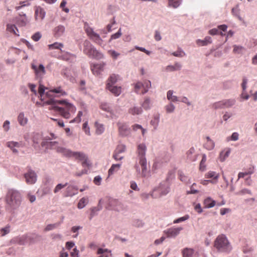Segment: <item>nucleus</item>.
Returning a JSON list of instances; mask_svg holds the SVG:
<instances>
[{
    "mask_svg": "<svg viewBox=\"0 0 257 257\" xmlns=\"http://www.w3.org/2000/svg\"><path fill=\"white\" fill-rule=\"evenodd\" d=\"M47 102L51 104L49 107V110H54L66 119L70 118L71 115L76 110V107L66 100H57L50 99Z\"/></svg>",
    "mask_w": 257,
    "mask_h": 257,
    "instance_id": "obj_1",
    "label": "nucleus"
},
{
    "mask_svg": "<svg viewBox=\"0 0 257 257\" xmlns=\"http://www.w3.org/2000/svg\"><path fill=\"white\" fill-rule=\"evenodd\" d=\"M38 93L40 95V99L43 101L44 104L49 105H51V104L47 102L49 99H55L54 96V93L57 94L58 96H66L67 94L66 92L61 87L54 88L45 93V87L41 84L39 85Z\"/></svg>",
    "mask_w": 257,
    "mask_h": 257,
    "instance_id": "obj_2",
    "label": "nucleus"
},
{
    "mask_svg": "<svg viewBox=\"0 0 257 257\" xmlns=\"http://www.w3.org/2000/svg\"><path fill=\"white\" fill-rule=\"evenodd\" d=\"M22 197L20 193L16 190L10 189L8 191L6 197L7 204L13 209L18 208L21 203Z\"/></svg>",
    "mask_w": 257,
    "mask_h": 257,
    "instance_id": "obj_3",
    "label": "nucleus"
},
{
    "mask_svg": "<svg viewBox=\"0 0 257 257\" xmlns=\"http://www.w3.org/2000/svg\"><path fill=\"white\" fill-rule=\"evenodd\" d=\"M214 246L220 252H229L232 249L228 240L224 234L217 237L214 241Z\"/></svg>",
    "mask_w": 257,
    "mask_h": 257,
    "instance_id": "obj_4",
    "label": "nucleus"
},
{
    "mask_svg": "<svg viewBox=\"0 0 257 257\" xmlns=\"http://www.w3.org/2000/svg\"><path fill=\"white\" fill-rule=\"evenodd\" d=\"M146 146L145 144H141L138 146L137 152L140 157L139 164L142 167V174L145 176L147 171V160L145 158Z\"/></svg>",
    "mask_w": 257,
    "mask_h": 257,
    "instance_id": "obj_5",
    "label": "nucleus"
},
{
    "mask_svg": "<svg viewBox=\"0 0 257 257\" xmlns=\"http://www.w3.org/2000/svg\"><path fill=\"white\" fill-rule=\"evenodd\" d=\"M83 52L89 57L97 59H100L103 57V54L98 52L88 41L84 42Z\"/></svg>",
    "mask_w": 257,
    "mask_h": 257,
    "instance_id": "obj_6",
    "label": "nucleus"
},
{
    "mask_svg": "<svg viewBox=\"0 0 257 257\" xmlns=\"http://www.w3.org/2000/svg\"><path fill=\"white\" fill-rule=\"evenodd\" d=\"M170 191V188L167 182L161 183L158 187L155 188L152 193L153 198H157L163 195L167 194Z\"/></svg>",
    "mask_w": 257,
    "mask_h": 257,
    "instance_id": "obj_7",
    "label": "nucleus"
},
{
    "mask_svg": "<svg viewBox=\"0 0 257 257\" xmlns=\"http://www.w3.org/2000/svg\"><path fill=\"white\" fill-rule=\"evenodd\" d=\"M31 68L34 70L35 77L37 79H42L46 74L45 67L42 64L37 65L32 63L31 64Z\"/></svg>",
    "mask_w": 257,
    "mask_h": 257,
    "instance_id": "obj_8",
    "label": "nucleus"
},
{
    "mask_svg": "<svg viewBox=\"0 0 257 257\" xmlns=\"http://www.w3.org/2000/svg\"><path fill=\"white\" fill-rule=\"evenodd\" d=\"M40 238V236L36 234L28 237L23 236L17 238L16 241L19 244L23 245L28 240L30 241V243H33L36 241L39 240Z\"/></svg>",
    "mask_w": 257,
    "mask_h": 257,
    "instance_id": "obj_9",
    "label": "nucleus"
},
{
    "mask_svg": "<svg viewBox=\"0 0 257 257\" xmlns=\"http://www.w3.org/2000/svg\"><path fill=\"white\" fill-rule=\"evenodd\" d=\"M85 32L89 38L93 40L95 43L99 45L102 44L103 41L100 36L94 32L91 28L87 27L85 29Z\"/></svg>",
    "mask_w": 257,
    "mask_h": 257,
    "instance_id": "obj_10",
    "label": "nucleus"
},
{
    "mask_svg": "<svg viewBox=\"0 0 257 257\" xmlns=\"http://www.w3.org/2000/svg\"><path fill=\"white\" fill-rule=\"evenodd\" d=\"M105 65V63L104 62L93 64L91 65L90 69L94 75L98 76L101 74V72L103 71Z\"/></svg>",
    "mask_w": 257,
    "mask_h": 257,
    "instance_id": "obj_11",
    "label": "nucleus"
},
{
    "mask_svg": "<svg viewBox=\"0 0 257 257\" xmlns=\"http://www.w3.org/2000/svg\"><path fill=\"white\" fill-rule=\"evenodd\" d=\"M24 177L27 183L29 184H33L35 183L37 181L36 174L34 171L31 169H29L28 172L25 174Z\"/></svg>",
    "mask_w": 257,
    "mask_h": 257,
    "instance_id": "obj_12",
    "label": "nucleus"
},
{
    "mask_svg": "<svg viewBox=\"0 0 257 257\" xmlns=\"http://www.w3.org/2000/svg\"><path fill=\"white\" fill-rule=\"evenodd\" d=\"M72 157L74 158L76 160H77L78 161L82 162V164L83 166L85 165H88L87 163V157L83 153L79 152H73Z\"/></svg>",
    "mask_w": 257,
    "mask_h": 257,
    "instance_id": "obj_13",
    "label": "nucleus"
},
{
    "mask_svg": "<svg viewBox=\"0 0 257 257\" xmlns=\"http://www.w3.org/2000/svg\"><path fill=\"white\" fill-rule=\"evenodd\" d=\"M109 204L112 209L116 211H120L123 209L122 204L116 199H110L109 201Z\"/></svg>",
    "mask_w": 257,
    "mask_h": 257,
    "instance_id": "obj_14",
    "label": "nucleus"
},
{
    "mask_svg": "<svg viewBox=\"0 0 257 257\" xmlns=\"http://www.w3.org/2000/svg\"><path fill=\"white\" fill-rule=\"evenodd\" d=\"M46 13L44 9L38 6L35 9V17L36 21H41L45 17Z\"/></svg>",
    "mask_w": 257,
    "mask_h": 257,
    "instance_id": "obj_15",
    "label": "nucleus"
},
{
    "mask_svg": "<svg viewBox=\"0 0 257 257\" xmlns=\"http://www.w3.org/2000/svg\"><path fill=\"white\" fill-rule=\"evenodd\" d=\"M118 131L120 135L122 136H127L130 133V130L125 123H118Z\"/></svg>",
    "mask_w": 257,
    "mask_h": 257,
    "instance_id": "obj_16",
    "label": "nucleus"
},
{
    "mask_svg": "<svg viewBox=\"0 0 257 257\" xmlns=\"http://www.w3.org/2000/svg\"><path fill=\"white\" fill-rule=\"evenodd\" d=\"M77 194V189L74 186L70 185L66 188L64 196L71 197Z\"/></svg>",
    "mask_w": 257,
    "mask_h": 257,
    "instance_id": "obj_17",
    "label": "nucleus"
},
{
    "mask_svg": "<svg viewBox=\"0 0 257 257\" xmlns=\"http://www.w3.org/2000/svg\"><path fill=\"white\" fill-rule=\"evenodd\" d=\"M106 88L116 96H118L121 92V88L120 87L110 85L109 84H106Z\"/></svg>",
    "mask_w": 257,
    "mask_h": 257,
    "instance_id": "obj_18",
    "label": "nucleus"
},
{
    "mask_svg": "<svg viewBox=\"0 0 257 257\" xmlns=\"http://www.w3.org/2000/svg\"><path fill=\"white\" fill-rule=\"evenodd\" d=\"M57 151L62 154L63 156L69 158L72 157L73 153V152L71 151L70 150L63 147H58Z\"/></svg>",
    "mask_w": 257,
    "mask_h": 257,
    "instance_id": "obj_19",
    "label": "nucleus"
},
{
    "mask_svg": "<svg viewBox=\"0 0 257 257\" xmlns=\"http://www.w3.org/2000/svg\"><path fill=\"white\" fill-rule=\"evenodd\" d=\"M65 30V27L62 25L55 27L53 31L54 36L57 38L60 37L64 34Z\"/></svg>",
    "mask_w": 257,
    "mask_h": 257,
    "instance_id": "obj_20",
    "label": "nucleus"
},
{
    "mask_svg": "<svg viewBox=\"0 0 257 257\" xmlns=\"http://www.w3.org/2000/svg\"><path fill=\"white\" fill-rule=\"evenodd\" d=\"M135 89L137 93L144 94L147 92V89L145 88V85L139 82L135 84Z\"/></svg>",
    "mask_w": 257,
    "mask_h": 257,
    "instance_id": "obj_21",
    "label": "nucleus"
},
{
    "mask_svg": "<svg viewBox=\"0 0 257 257\" xmlns=\"http://www.w3.org/2000/svg\"><path fill=\"white\" fill-rule=\"evenodd\" d=\"M97 253L98 257H111V251L107 249L98 248Z\"/></svg>",
    "mask_w": 257,
    "mask_h": 257,
    "instance_id": "obj_22",
    "label": "nucleus"
},
{
    "mask_svg": "<svg viewBox=\"0 0 257 257\" xmlns=\"http://www.w3.org/2000/svg\"><path fill=\"white\" fill-rule=\"evenodd\" d=\"M187 158L191 161H195L197 159V155L195 154V150L191 148L187 153Z\"/></svg>",
    "mask_w": 257,
    "mask_h": 257,
    "instance_id": "obj_23",
    "label": "nucleus"
},
{
    "mask_svg": "<svg viewBox=\"0 0 257 257\" xmlns=\"http://www.w3.org/2000/svg\"><path fill=\"white\" fill-rule=\"evenodd\" d=\"M182 228H172L167 230V234L169 237H174L177 235L180 231L182 230Z\"/></svg>",
    "mask_w": 257,
    "mask_h": 257,
    "instance_id": "obj_24",
    "label": "nucleus"
},
{
    "mask_svg": "<svg viewBox=\"0 0 257 257\" xmlns=\"http://www.w3.org/2000/svg\"><path fill=\"white\" fill-rule=\"evenodd\" d=\"M21 146V144L17 142L11 141L7 143V146L10 148L14 153L18 152V151L15 148H19Z\"/></svg>",
    "mask_w": 257,
    "mask_h": 257,
    "instance_id": "obj_25",
    "label": "nucleus"
},
{
    "mask_svg": "<svg viewBox=\"0 0 257 257\" xmlns=\"http://www.w3.org/2000/svg\"><path fill=\"white\" fill-rule=\"evenodd\" d=\"M216 202L210 197L206 198L203 202V205L205 208H209L214 207L215 205Z\"/></svg>",
    "mask_w": 257,
    "mask_h": 257,
    "instance_id": "obj_26",
    "label": "nucleus"
},
{
    "mask_svg": "<svg viewBox=\"0 0 257 257\" xmlns=\"http://www.w3.org/2000/svg\"><path fill=\"white\" fill-rule=\"evenodd\" d=\"M142 109L141 107L133 106L128 109V112L132 115H138L142 112Z\"/></svg>",
    "mask_w": 257,
    "mask_h": 257,
    "instance_id": "obj_27",
    "label": "nucleus"
},
{
    "mask_svg": "<svg viewBox=\"0 0 257 257\" xmlns=\"http://www.w3.org/2000/svg\"><path fill=\"white\" fill-rule=\"evenodd\" d=\"M119 79V77L118 75L112 74L108 78L107 84H109L110 85L113 86Z\"/></svg>",
    "mask_w": 257,
    "mask_h": 257,
    "instance_id": "obj_28",
    "label": "nucleus"
},
{
    "mask_svg": "<svg viewBox=\"0 0 257 257\" xmlns=\"http://www.w3.org/2000/svg\"><path fill=\"white\" fill-rule=\"evenodd\" d=\"M211 42V38L208 36L206 37L203 40L198 39L196 41V43L198 46H206Z\"/></svg>",
    "mask_w": 257,
    "mask_h": 257,
    "instance_id": "obj_29",
    "label": "nucleus"
},
{
    "mask_svg": "<svg viewBox=\"0 0 257 257\" xmlns=\"http://www.w3.org/2000/svg\"><path fill=\"white\" fill-rule=\"evenodd\" d=\"M7 30L9 32L12 33L16 36H19L18 30L15 25L12 24H8L7 26Z\"/></svg>",
    "mask_w": 257,
    "mask_h": 257,
    "instance_id": "obj_30",
    "label": "nucleus"
},
{
    "mask_svg": "<svg viewBox=\"0 0 257 257\" xmlns=\"http://www.w3.org/2000/svg\"><path fill=\"white\" fill-rule=\"evenodd\" d=\"M215 144L209 137H206V142L204 144V147L208 150H212L214 147Z\"/></svg>",
    "mask_w": 257,
    "mask_h": 257,
    "instance_id": "obj_31",
    "label": "nucleus"
},
{
    "mask_svg": "<svg viewBox=\"0 0 257 257\" xmlns=\"http://www.w3.org/2000/svg\"><path fill=\"white\" fill-rule=\"evenodd\" d=\"M183 257H192L194 250L190 248H185L182 250Z\"/></svg>",
    "mask_w": 257,
    "mask_h": 257,
    "instance_id": "obj_32",
    "label": "nucleus"
},
{
    "mask_svg": "<svg viewBox=\"0 0 257 257\" xmlns=\"http://www.w3.org/2000/svg\"><path fill=\"white\" fill-rule=\"evenodd\" d=\"M247 82V80L245 78H243L242 80V83L241 84V87L242 88L243 92L242 93V97L244 99H247L249 98V95L245 94L244 92L246 89V85Z\"/></svg>",
    "mask_w": 257,
    "mask_h": 257,
    "instance_id": "obj_33",
    "label": "nucleus"
},
{
    "mask_svg": "<svg viewBox=\"0 0 257 257\" xmlns=\"http://www.w3.org/2000/svg\"><path fill=\"white\" fill-rule=\"evenodd\" d=\"M64 46L63 44L61 43L55 42L52 44H50L48 45V47L49 50H53V49H58L60 50L61 52V48Z\"/></svg>",
    "mask_w": 257,
    "mask_h": 257,
    "instance_id": "obj_34",
    "label": "nucleus"
},
{
    "mask_svg": "<svg viewBox=\"0 0 257 257\" xmlns=\"http://www.w3.org/2000/svg\"><path fill=\"white\" fill-rule=\"evenodd\" d=\"M31 137L34 146L38 144L42 139V135L39 133H33Z\"/></svg>",
    "mask_w": 257,
    "mask_h": 257,
    "instance_id": "obj_35",
    "label": "nucleus"
},
{
    "mask_svg": "<svg viewBox=\"0 0 257 257\" xmlns=\"http://www.w3.org/2000/svg\"><path fill=\"white\" fill-rule=\"evenodd\" d=\"M121 164H113L108 170L109 176L112 175L114 172H117L121 167Z\"/></svg>",
    "mask_w": 257,
    "mask_h": 257,
    "instance_id": "obj_36",
    "label": "nucleus"
},
{
    "mask_svg": "<svg viewBox=\"0 0 257 257\" xmlns=\"http://www.w3.org/2000/svg\"><path fill=\"white\" fill-rule=\"evenodd\" d=\"M181 65L178 63L175 64L174 65H169L166 67V70L167 71H174L179 70L181 69Z\"/></svg>",
    "mask_w": 257,
    "mask_h": 257,
    "instance_id": "obj_37",
    "label": "nucleus"
},
{
    "mask_svg": "<svg viewBox=\"0 0 257 257\" xmlns=\"http://www.w3.org/2000/svg\"><path fill=\"white\" fill-rule=\"evenodd\" d=\"M95 126L96 128V134L97 135H101L104 131V127L103 124L95 122Z\"/></svg>",
    "mask_w": 257,
    "mask_h": 257,
    "instance_id": "obj_38",
    "label": "nucleus"
},
{
    "mask_svg": "<svg viewBox=\"0 0 257 257\" xmlns=\"http://www.w3.org/2000/svg\"><path fill=\"white\" fill-rule=\"evenodd\" d=\"M224 108L232 106L235 104V100L233 99L222 100Z\"/></svg>",
    "mask_w": 257,
    "mask_h": 257,
    "instance_id": "obj_39",
    "label": "nucleus"
},
{
    "mask_svg": "<svg viewBox=\"0 0 257 257\" xmlns=\"http://www.w3.org/2000/svg\"><path fill=\"white\" fill-rule=\"evenodd\" d=\"M18 120L19 123L22 125H25L28 121L27 118L25 117L23 113H20L18 117Z\"/></svg>",
    "mask_w": 257,
    "mask_h": 257,
    "instance_id": "obj_40",
    "label": "nucleus"
},
{
    "mask_svg": "<svg viewBox=\"0 0 257 257\" xmlns=\"http://www.w3.org/2000/svg\"><path fill=\"white\" fill-rule=\"evenodd\" d=\"M88 198L83 197L79 200V201L77 204V207L79 209H82L85 206V205L88 203Z\"/></svg>",
    "mask_w": 257,
    "mask_h": 257,
    "instance_id": "obj_41",
    "label": "nucleus"
},
{
    "mask_svg": "<svg viewBox=\"0 0 257 257\" xmlns=\"http://www.w3.org/2000/svg\"><path fill=\"white\" fill-rule=\"evenodd\" d=\"M253 173V167H250L249 168L247 171L244 172H239L238 174V178L240 179L241 178H243L245 176L250 175Z\"/></svg>",
    "mask_w": 257,
    "mask_h": 257,
    "instance_id": "obj_42",
    "label": "nucleus"
},
{
    "mask_svg": "<svg viewBox=\"0 0 257 257\" xmlns=\"http://www.w3.org/2000/svg\"><path fill=\"white\" fill-rule=\"evenodd\" d=\"M62 221H63L62 220L61 222H60L58 223H56L54 224H50L47 225L46 226V227H45V228L44 229V231H50V230H53V229L56 228V227H58L60 225V224L61 223V222Z\"/></svg>",
    "mask_w": 257,
    "mask_h": 257,
    "instance_id": "obj_43",
    "label": "nucleus"
},
{
    "mask_svg": "<svg viewBox=\"0 0 257 257\" xmlns=\"http://www.w3.org/2000/svg\"><path fill=\"white\" fill-rule=\"evenodd\" d=\"M181 0H168V4L170 7L177 8L181 4Z\"/></svg>",
    "mask_w": 257,
    "mask_h": 257,
    "instance_id": "obj_44",
    "label": "nucleus"
},
{
    "mask_svg": "<svg viewBox=\"0 0 257 257\" xmlns=\"http://www.w3.org/2000/svg\"><path fill=\"white\" fill-rule=\"evenodd\" d=\"M73 55L69 53L65 52L63 54L60 56L59 58L60 59L65 61H69L73 57Z\"/></svg>",
    "mask_w": 257,
    "mask_h": 257,
    "instance_id": "obj_45",
    "label": "nucleus"
},
{
    "mask_svg": "<svg viewBox=\"0 0 257 257\" xmlns=\"http://www.w3.org/2000/svg\"><path fill=\"white\" fill-rule=\"evenodd\" d=\"M212 107L215 109L224 108L222 100L214 103L212 105Z\"/></svg>",
    "mask_w": 257,
    "mask_h": 257,
    "instance_id": "obj_46",
    "label": "nucleus"
},
{
    "mask_svg": "<svg viewBox=\"0 0 257 257\" xmlns=\"http://www.w3.org/2000/svg\"><path fill=\"white\" fill-rule=\"evenodd\" d=\"M125 151V146L120 144L117 146L113 153L121 154Z\"/></svg>",
    "mask_w": 257,
    "mask_h": 257,
    "instance_id": "obj_47",
    "label": "nucleus"
},
{
    "mask_svg": "<svg viewBox=\"0 0 257 257\" xmlns=\"http://www.w3.org/2000/svg\"><path fill=\"white\" fill-rule=\"evenodd\" d=\"M82 112L79 111L77 116L70 121V123H79L81 121V117L82 115Z\"/></svg>",
    "mask_w": 257,
    "mask_h": 257,
    "instance_id": "obj_48",
    "label": "nucleus"
},
{
    "mask_svg": "<svg viewBox=\"0 0 257 257\" xmlns=\"http://www.w3.org/2000/svg\"><path fill=\"white\" fill-rule=\"evenodd\" d=\"M244 49V48L241 46L234 45L233 52L235 54H241Z\"/></svg>",
    "mask_w": 257,
    "mask_h": 257,
    "instance_id": "obj_49",
    "label": "nucleus"
},
{
    "mask_svg": "<svg viewBox=\"0 0 257 257\" xmlns=\"http://www.w3.org/2000/svg\"><path fill=\"white\" fill-rule=\"evenodd\" d=\"M167 98L169 100H171L172 101H178V98L177 96L173 95V91L169 90L167 92Z\"/></svg>",
    "mask_w": 257,
    "mask_h": 257,
    "instance_id": "obj_50",
    "label": "nucleus"
},
{
    "mask_svg": "<svg viewBox=\"0 0 257 257\" xmlns=\"http://www.w3.org/2000/svg\"><path fill=\"white\" fill-rule=\"evenodd\" d=\"M205 177L206 178H213L215 180H217L218 178V175L216 174L215 172L210 171L208 172L206 175Z\"/></svg>",
    "mask_w": 257,
    "mask_h": 257,
    "instance_id": "obj_51",
    "label": "nucleus"
},
{
    "mask_svg": "<svg viewBox=\"0 0 257 257\" xmlns=\"http://www.w3.org/2000/svg\"><path fill=\"white\" fill-rule=\"evenodd\" d=\"M206 161V156L205 154L202 155V160L201 161L200 164V170L201 171H204L205 168V163Z\"/></svg>",
    "mask_w": 257,
    "mask_h": 257,
    "instance_id": "obj_52",
    "label": "nucleus"
},
{
    "mask_svg": "<svg viewBox=\"0 0 257 257\" xmlns=\"http://www.w3.org/2000/svg\"><path fill=\"white\" fill-rule=\"evenodd\" d=\"M27 23V20L25 15L23 17H21L20 20H18V24L21 26H25Z\"/></svg>",
    "mask_w": 257,
    "mask_h": 257,
    "instance_id": "obj_53",
    "label": "nucleus"
},
{
    "mask_svg": "<svg viewBox=\"0 0 257 257\" xmlns=\"http://www.w3.org/2000/svg\"><path fill=\"white\" fill-rule=\"evenodd\" d=\"M10 226H7L0 229V236H4L10 232Z\"/></svg>",
    "mask_w": 257,
    "mask_h": 257,
    "instance_id": "obj_54",
    "label": "nucleus"
},
{
    "mask_svg": "<svg viewBox=\"0 0 257 257\" xmlns=\"http://www.w3.org/2000/svg\"><path fill=\"white\" fill-rule=\"evenodd\" d=\"M67 185V183H65V184H58L54 189V192L56 193L58 192L60 190L64 188Z\"/></svg>",
    "mask_w": 257,
    "mask_h": 257,
    "instance_id": "obj_55",
    "label": "nucleus"
},
{
    "mask_svg": "<svg viewBox=\"0 0 257 257\" xmlns=\"http://www.w3.org/2000/svg\"><path fill=\"white\" fill-rule=\"evenodd\" d=\"M108 53L109 55L113 59H116L117 57H118L120 55V54L116 52L114 50H109L108 51Z\"/></svg>",
    "mask_w": 257,
    "mask_h": 257,
    "instance_id": "obj_56",
    "label": "nucleus"
},
{
    "mask_svg": "<svg viewBox=\"0 0 257 257\" xmlns=\"http://www.w3.org/2000/svg\"><path fill=\"white\" fill-rule=\"evenodd\" d=\"M82 129L85 132V134L88 136L90 135V129L88 126V122L86 121L83 124Z\"/></svg>",
    "mask_w": 257,
    "mask_h": 257,
    "instance_id": "obj_57",
    "label": "nucleus"
},
{
    "mask_svg": "<svg viewBox=\"0 0 257 257\" xmlns=\"http://www.w3.org/2000/svg\"><path fill=\"white\" fill-rule=\"evenodd\" d=\"M232 13L233 15L237 17L240 20H241V18L239 16V10L238 6L232 8Z\"/></svg>",
    "mask_w": 257,
    "mask_h": 257,
    "instance_id": "obj_58",
    "label": "nucleus"
},
{
    "mask_svg": "<svg viewBox=\"0 0 257 257\" xmlns=\"http://www.w3.org/2000/svg\"><path fill=\"white\" fill-rule=\"evenodd\" d=\"M189 215H185L184 216H183V217H180L177 219H175V220H174L173 222H174V223H178L181 222H182V221L187 220L189 218Z\"/></svg>",
    "mask_w": 257,
    "mask_h": 257,
    "instance_id": "obj_59",
    "label": "nucleus"
},
{
    "mask_svg": "<svg viewBox=\"0 0 257 257\" xmlns=\"http://www.w3.org/2000/svg\"><path fill=\"white\" fill-rule=\"evenodd\" d=\"M132 127H133V130L137 131V130H139V129L141 130L142 131V135H144L145 134V130L144 129L141 125L136 124L133 125Z\"/></svg>",
    "mask_w": 257,
    "mask_h": 257,
    "instance_id": "obj_60",
    "label": "nucleus"
},
{
    "mask_svg": "<svg viewBox=\"0 0 257 257\" xmlns=\"http://www.w3.org/2000/svg\"><path fill=\"white\" fill-rule=\"evenodd\" d=\"M174 109H175V106L172 103H170L166 106V110L167 112H169V113L172 112L174 110Z\"/></svg>",
    "mask_w": 257,
    "mask_h": 257,
    "instance_id": "obj_61",
    "label": "nucleus"
},
{
    "mask_svg": "<svg viewBox=\"0 0 257 257\" xmlns=\"http://www.w3.org/2000/svg\"><path fill=\"white\" fill-rule=\"evenodd\" d=\"M172 55L176 57H182L185 55V53L183 51H177L172 53Z\"/></svg>",
    "mask_w": 257,
    "mask_h": 257,
    "instance_id": "obj_62",
    "label": "nucleus"
},
{
    "mask_svg": "<svg viewBox=\"0 0 257 257\" xmlns=\"http://www.w3.org/2000/svg\"><path fill=\"white\" fill-rule=\"evenodd\" d=\"M41 34L39 32L36 33L32 36V39L37 42L39 41L41 38Z\"/></svg>",
    "mask_w": 257,
    "mask_h": 257,
    "instance_id": "obj_63",
    "label": "nucleus"
},
{
    "mask_svg": "<svg viewBox=\"0 0 257 257\" xmlns=\"http://www.w3.org/2000/svg\"><path fill=\"white\" fill-rule=\"evenodd\" d=\"M121 35V29H119L118 31L114 34H113L111 36L110 40L116 39L119 38Z\"/></svg>",
    "mask_w": 257,
    "mask_h": 257,
    "instance_id": "obj_64",
    "label": "nucleus"
}]
</instances>
